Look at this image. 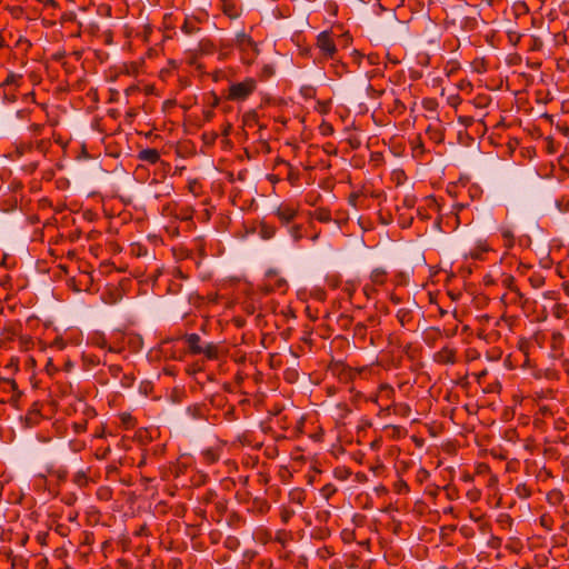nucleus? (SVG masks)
I'll return each instance as SVG.
<instances>
[{
    "mask_svg": "<svg viewBox=\"0 0 569 569\" xmlns=\"http://www.w3.org/2000/svg\"><path fill=\"white\" fill-rule=\"evenodd\" d=\"M233 46L240 52L241 61L244 64H252L256 61L257 57L260 54L258 43L244 30H241L236 33L233 39Z\"/></svg>",
    "mask_w": 569,
    "mask_h": 569,
    "instance_id": "obj_1",
    "label": "nucleus"
},
{
    "mask_svg": "<svg viewBox=\"0 0 569 569\" xmlns=\"http://www.w3.org/2000/svg\"><path fill=\"white\" fill-rule=\"evenodd\" d=\"M257 89V80L247 77L241 82L231 83L228 89L227 99L230 101H244Z\"/></svg>",
    "mask_w": 569,
    "mask_h": 569,
    "instance_id": "obj_2",
    "label": "nucleus"
},
{
    "mask_svg": "<svg viewBox=\"0 0 569 569\" xmlns=\"http://www.w3.org/2000/svg\"><path fill=\"white\" fill-rule=\"evenodd\" d=\"M317 48L320 50V53L326 59H333L337 53V46L331 37L330 31H321L317 36Z\"/></svg>",
    "mask_w": 569,
    "mask_h": 569,
    "instance_id": "obj_3",
    "label": "nucleus"
},
{
    "mask_svg": "<svg viewBox=\"0 0 569 569\" xmlns=\"http://www.w3.org/2000/svg\"><path fill=\"white\" fill-rule=\"evenodd\" d=\"M287 281L286 279L278 276V272L274 270H270L266 274V283L263 286L266 292L280 291L286 292L287 290Z\"/></svg>",
    "mask_w": 569,
    "mask_h": 569,
    "instance_id": "obj_4",
    "label": "nucleus"
},
{
    "mask_svg": "<svg viewBox=\"0 0 569 569\" xmlns=\"http://www.w3.org/2000/svg\"><path fill=\"white\" fill-rule=\"evenodd\" d=\"M274 214L283 226H288L298 214V208L292 204L281 203L274 211Z\"/></svg>",
    "mask_w": 569,
    "mask_h": 569,
    "instance_id": "obj_5",
    "label": "nucleus"
},
{
    "mask_svg": "<svg viewBox=\"0 0 569 569\" xmlns=\"http://www.w3.org/2000/svg\"><path fill=\"white\" fill-rule=\"evenodd\" d=\"M433 361L440 365H455L457 362V349L449 346L442 347L433 355Z\"/></svg>",
    "mask_w": 569,
    "mask_h": 569,
    "instance_id": "obj_6",
    "label": "nucleus"
},
{
    "mask_svg": "<svg viewBox=\"0 0 569 569\" xmlns=\"http://www.w3.org/2000/svg\"><path fill=\"white\" fill-rule=\"evenodd\" d=\"M221 11L230 19H237L242 13V8L237 0H220Z\"/></svg>",
    "mask_w": 569,
    "mask_h": 569,
    "instance_id": "obj_7",
    "label": "nucleus"
},
{
    "mask_svg": "<svg viewBox=\"0 0 569 569\" xmlns=\"http://www.w3.org/2000/svg\"><path fill=\"white\" fill-rule=\"evenodd\" d=\"M182 339L191 355H201L203 343L198 333H186Z\"/></svg>",
    "mask_w": 569,
    "mask_h": 569,
    "instance_id": "obj_8",
    "label": "nucleus"
},
{
    "mask_svg": "<svg viewBox=\"0 0 569 569\" xmlns=\"http://www.w3.org/2000/svg\"><path fill=\"white\" fill-rule=\"evenodd\" d=\"M137 159L149 164H156L160 160V152L154 148L142 149L138 152Z\"/></svg>",
    "mask_w": 569,
    "mask_h": 569,
    "instance_id": "obj_9",
    "label": "nucleus"
},
{
    "mask_svg": "<svg viewBox=\"0 0 569 569\" xmlns=\"http://www.w3.org/2000/svg\"><path fill=\"white\" fill-rule=\"evenodd\" d=\"M426 133L435 143H441L445 140V129L440 126H428Z\"/></svg>",
    "mask_w": 569,
    "mask_h": 569,
    "instance_id": "obj_10",
    "label": "nucleus"
},
{
    "mask_svg": "<svg viewBox=\"0 0 569 569\" xmlns=\"http://www.w3.org/2000/svg\"><path fill=\"white\" fill-rule=\"evenodd\" d=\"M181 31L188 36L199 32L198 20L194 17H187L181 26Z\"/></svg>",
    "mask_w": 569,
    "mask_h": 569,
    "instance_id": "obj_11",
    "label": "nucleus"
},
{
    "mask_svg": "<svg viewBox=\"0 0 569 569\" xmlns=\"http://www.w3.org/2000/svg\"><path fill=\"white\" fill-rule=\"evenodd\" d=\"M396 318L401 325V327L408 326L413 320V312L410 308H400L397 313Z\"/></svg>",
    "mask_w": 569,
    "mask_h": 569,
    "instance_id": "obj_12",
    "label": "nucleus"
},
{
    "mask_svg": "<svg viewBox=\"0 0 569 569\" xmlns=\"http://www.w3.org/2000/svg\"><path fill=\"white\" fill-rule=\"evenodd\" d=\"M201 355H204V357L209 360H216L219 358V347L214 342H207L202 346Z\"/></svg>",
    "mask_w": 569,
    "mask_h": 569,
    "instance_id": "obj_13",
    "label": "nucleus"
},
{
    "mask_svg": "<svg viewBox=\"0 0 569 569\" xmlns=\"http://www.w3.org/2000/svg\"><path fill=\"white\" fill-rule=\"evenodd\" d=\"M306 497V491L302 488H295L289 492V501L298 506H302L305 503Z\"/></svg>",
    "mask_w": 569,
    "mask_h": 569,
    "instance_id": "obj_14",
    "label": "nucleus"
},
{
    "mask_svg": "<svg viewBox=\"0 0 569 569\" xmlns=\"http://www.w3.org/2000/svg\"><path fill=\"white\" fill-rule=\"evenodd\" d=\"M312 217L322 223H328L332 220L331 212L329 209L326 208H318L312 213Z\"/></svg>",
    "mask_w": 569,
    "mask_h": 569,
    "instance_id": "obj_15",
    "label": "nucleus"
},
{
    "mask_svg": "<svg viewBox=\"0 0 569 569\" xmlns=\"http://www.w3.org/2000/svg\"><path fill=\"white\" fill-rule=\"evenodd\" d=\"M201 457H202V460L209 465L217 462L220 458L219 452L213 448L204 449L201 452Z\"/></svg>",
    "mask_w": 569,
    "mask_h": 569,
    "instance_id": "obj_16",
    "label": "nucleus"
},
{
    "mask_svg": "<svg viewBox=\"0 0 569 569\" xmlns=\"http://www.w3.org/2000/svg\"><path fill=\"white\" fill-rule=\"evenodd\" d=\"M512 297L510 298L511 303H516L525 308L526 303L528 302V299L525 297V295L520 291L518 287H515L511 292Z\"/></svg>",
    "mask_w": 569,
    "mask_h": 569,
    "instance_id": "obj_17",
    "label": "nucleus"
},
{
    "mask_svg": "<svg viewBox=\"0 0 569 569\" xmlns=\"http://www.w3.org/2000/svg\"><path fill=\"white\" fill-rule=\"evenodd\" d=\"M296 515V511L289 506L280 507V519L283 523H288L290 519Z\"/></svg>",
    "mask_w": 569,
    "mask_h": 569,
    "instance_id": "obj_18",
    "label": "nucleus"
},
{
    "mask_svg": "<svg viewBox=\"0 0 569 569\" xmlns=\"http://www.w3.org/2000/svg\"><path fill=\"white\" fill-rule=\"evenodd\" d=\"M40 416V410L38 408V403L34 402L32 408L27 412L26 420L29 423H37Z\"/></svg>",
    "mask_w": 569,
    "mask_h": 569,
    "instance_id": "obj_19",
    "label": "nucleus"
},
{
    "mask_svg": "<svg viewBox=\"0 0 569 569\" xmlns=\"http://www.w3.org/2000/svg\"><path fill=\"white\" fill-rule=\"evenodd\" d=\"M516 495L521 499H527L531 496V489L526 483H519L517 485Z\"/></svg>",
    "mask_w": 569,
    "mask_h": 569,
    "instance_id": "obj_20",
    "label": "nucleus"
},
{
    "mask_svg": "<svg viewBox=\"0 0 569 569\" xmlns=\"http://www.w3.org/2000/svg\"><path fill=\"white\" fill-rule=\"evenodd\" d=\"M412 152L415 157H421L426 152L422 139L420 137H417L412 142Z\"/></svg>",
    "mask_w": 569,
    "mask_h": 569,
    "instance_id": "obj_21",
    "label": "nucleus"
},
{
    "mask_svg": "<svg viewBox=\"0 0 569 569\" xmlns=\"http://www.w3.org/2000/svg\"><path fill=\"white\" fill-rule=\"evenodd\" d=\"M370 279L373 283L382 284L386 280V271L382 269H375L371 272Z\"/></svg>",
    "mask_w": 569,
    "mask_h": 569,
    "instance_id": "obj_22",
    "label": "nucleus"
},
{
    "mask_svg": "<svg viewBox=\"0 0 569 569\" xmlns=\"http://www.w3.org/2000/svg\"><path fill=\"white\" fill-rule=\"evenodd\" d=\"M337 492V488L333 483H327L320 489L321 496L329 500Z\"/></svg>",
    "mask_w": 569,
    "mask_h": 569,
    "instance_id": "obj_23",
    "label": "nucleus"
},
{
    "mask_svg": "<svg viewBox=\"0 0 569 569\" xmlns=\"http://www.w3.org/2000/svg\"><path fill=\"white\" fill-rule=\"evenodd\" d=\"M242 121L244 126L251 127L253 123L258 121V114L254 110H250L246 112L242 117Z\"/></svg>",
    "mask_w": 569,
    "mask_h": 569,
    "instance_id": "obj_24",
    "label": "nucleus"
},
{
    "mask_svg": "<svg viewBox=\"0 0 569 569\" xmlns=\"http://www.w3.org/2000/svg\"><path fill=\"white\" fill-rule=\"evenodd\" d=\"M289 233L295 241H299L303 238L302 234V226L301 224H293L289 228Z\"/></svg>",
    "mask_w": 569,
    "mask_h": 569,
    "instance_id": "obj_25",
    "label": "nucleus"
},
{
    "mask_svg": "<svg viewBox=\"0 0 569 569\" xmlns=\"http://www.w3.org/2000/svg\"><path fill=\"white\" fill-rule=\"evenodd\" d=\"M417 198L415 194H406L401 200V206L407 209H412L416 206Z\"/></svg>",
    "mask_w": 569,
    "mask_h": 569,
    "instance_id": "obj_26",
    "label": "nucleus"
},
{
    "mask_svg": "<svg viewBox=\"0 0 569 569\" xmlns=\"http://www.w3.org/2000/svg\"><path fill=\"white\" fill-rule=\"evenodd\" d=\"M253 506L257 508V510L260 512V513H266L269 511L270 509V505L268 503L267 500L264 499H254L253 500Z\"/></svg>",
    "mask_w": 569,
    "mask_h": 569,
    "instance_id": "obj_27",
    "label": "nucleus"
},
{
    "mask_svg": "<svg viewBox=\"0 0 569 569\" xmlns=\"http://www.w3.org/2000/svg\"><path fill=\"white\" fill-rule=\"evenodd\" d=\"M529 282L532 286V288H540L545 283V278L540 273H535L529 277Z\"/></svg>",
    "mask_w": 569,
    "mask_h": 569,
    "instance_id": "obj_28",
    "label": "nucleus"
},
{
    "mask_svg": "<svg viewBox=\"0 0 569 569\" xmlns=\"http://www.w3.org/2000/svg\"><path fill=\"white\" fill-rule=\"evenodd\" d=\"M239 540L237 537H232V536H229L226 540H224V547L230 549V550H236L238 547H239Z\"/></svg>",
    "mask_w": 569,
    "mask_h": 569,
    "instance_id": "obj_29",
    "label": "nucleus"
},
{
    "mask_svg": "<svg viewBox=\"0 0 569 569\" xmlns=\"http://www.w3.org/2000/svg\"><path fill=\"white\" fill-rule=\"evenodd\" d=\"M563 340H565V337L561 332H559V331L552 332L551 342H552L553 348H557L558 346H560L563 342Z\"/></svg>",
    "mask_w": 569,
    "mask_h": 569,
    "instance_id": "obj_30",
    "label": "nucleus"
},
{
    "mask_svg": "<svg viewBox=\"0 0 569 569\" xmlns=\"http://www.w3.org/2000/svg\"><path fill=\"white\" fill-rule=\"evenodd\" d=\"M502 238L506 240V246L508 248L513 246L515 236H513V232L511 230H509V229L503 230L502 231Z\"/></svg>",
    "mask_w": 569,
    "mask_h": 569,
    "instance_id": "obj_31",
    "label": "nucleus"
},
{
    "mask_svg": "<svg viewBox=\"0 0 569 569\" xmlns=\"http://www.w3.org/2000/svg\"><path fill=\"white\" fill-rule=\"evenodd\" d=\"M567 313V308L565 305H561V303H557L553 308V315L561 319L565 317V315Z\"/></svg>",
    "mask_w": 569,
    "mask_h": 569,
    "instance_id": "obj_32",
    "label": "nucleus"
},
{
    "mask_svg": "<svg viewBox=\"0 0 569 569\" xmlns=\"http://www.w3.org/2000/svg\"><path fill=\"white\" fill-rule=\"evenodd\" d=\"M108 371L111 377L119 378L120 375L122 373V367L120 365H110L108 367Z\"/></svg>",
    "mask_w": 569,
    "mask_h": 569,
    "instance_id": "obj_33",
    "label": "nucleus"
},
{
    "mask_svg": "<svg viewBox=\"0 0 569 569\" xmlns=\"http://www.w3.org/2000/svg\"><path fill=\"white\" fill-rule=\"evenodd\" d=\"M396 490L398 493H408L409 486L405 480L400 479L399 481L396 482Z\"/></svg>",
    "mask_w": 569,
    "mask_h": 569,
    "instance_id": "obj_34",
    "label": "nucleus"
},
{
    "mask_svg": "<svg viewBox=\"0 0 569 569\" xmlns=\"http://www.w3.org/2000/svg\"><path fill=\"white\" fill-rule=\"evenodd\" d=\"M16 208H17V200L13 199V200H11L9 202L2 203L1 207H0V210L2 212H10V211H13Z\"/></svg>",
    "mask_w": 569,
    "mask_h": 569,
    "instance_id": "obj_35",
    "label": "nucleus"
},
{
    "mask_svg": "<svg viewBox=\"0 0 569 569\" xmlns=\"http://www.w3.org/2000/svg\"><path fill=\"white\" fill-rule=\"evenodd\" d=\"M332 67L335 69V73L339 77H341L345 72H347V66H346V63H343L341 61L333 63Z\"/></svg>",
    "mask_w": 569,
    "mask_h": 569,
    "instance_id": "obj_36",
    "label": "nucleus"
},
{
    "mask_svg": "<svg viewBox=\"0 0 569 569\" xmlns=\"http://www.w3.org/2000/svg\"><path fill=\"white\" fill-rule=\"evenodd\" d=\"M20 79H21V76L10 73L7 76V78L2 82V86H9V84L17 83Z\"/></svg>",
    "mask_w": 569,
    "mask_h": 569,
    "instance_id": "obj_37",
    "label": "nucleus"
},
{
    "mask_svg": "<svg viewBox=\"0 0 569 569\" xmlns=\"http://www.w3.org/2000/svg\"><path fill=\"white\" fill-rule=\"evenodd\" d=\"M134 378L131 375H122L121 377V386L124 388H129L132 386Z\"/></svg>",
    "mask_w": 569,
    "mask_h": 569,
    "instance_id": "obj_38",
    "label": "nucleus"
},
{
    "mask_svg": "<svg viewBox=\"0 0 569 569\" xmlns=\"http://www.w3.org/2000/svg\"><path fill=\"white\" fill-rule=\"evenodd\" d=\"M74 482L78 486H84L87 483L86 473L83 471L77 472L76 476H74Z\"/></svg>",
    "mask_w": 569,
    "mask_h": 569,
    "instance_id": "obj_39",
    "label": "nucleus"
},
{
    "mask_svg": "<svg viewBox=\"0 0 569 569\" xmlns=\"http://www.w3.org/2000/svg\"><path fill=\"white\" fill-rule=\"evenodd\" d=\"M288 535L289 533L286 530H279V531H277L274 539H276V541L280 542L283 546L286 543Z\"/></svg>",
    "mask_w": 569,
    "mask_h": 569,
    "instance_id": "obj_40",
    "label": "nucleus"
},
{
    "mask_svg": "<svg viewBox=\"0 0 569 569\" xmlns=\"http://www.w3.org/2000/svg\"><path fill=\"white\" fill-rule=\"evenodd\" d=\"M2 335L4 336L6 339L12 340L18 335V332L13 327H11V328L4 329Z\"/></svg>",
    "mask_w": 569,
    "mask_h": 569,
    "instance_id": "obj_41",
    "label": "nucleus"
},
{
    "mask_svg": "<svg viewBox=\"0 0 569 569\" xmlns=\"http://www.w3.org/2000/svg\"><path fill=\"white\" fill-rule=\"evenodd\" d=\"M513 9L516 11V13H523V12H527L528 11V7L525 2H521V1H518L513 4Z\"/></svg>",
    "mask_w": 569,
    "mask_h": 569,
    "instance_id": "obj_42",
    "label": "nucleus"
},
{
    "mask_svg": "<svg viewBox=\"0 0 569 569\" xmlns=\"http://www.w3.org/2000/svg\"><path fill=\"white\" fill-rule=\"evenodd\" d=\"M516 280L512 276H508L503 279V284L510 290V293L512 292V289H515V287H517L515 284Z\"/></svg>",
    "mask_w": 569,
    "mask_h": 569,
    "instance_id": "obj_43",
    "label": "nucleus"
},
{
    "mask_svg": "<svg viewBox=\"0 0 569 569\" xmlns=\"http://www.w3.org/2000/svg\"><path fill=\"white\" fill-rule=\"evenodd\" d=\"M76 13L72 12V11H69V12H64L61 17L62 21L64 22H72V21H76Z\"/></svg>",
    "mask_w": 569,
    "mask_h": 569,
    "instance_id": "obj_44",
    "label": "nucleus"
},
{
    "mask_svg": "<svg viewBox=\"0 0 569 569\" xmlns=\"http://www.w3.org/2000/svg\"><path fill=\"white\" fill-rule=\"evenodd\" d=\"M488 251V248L487 247H483L481 250H471L468 256L472 259H480L481 258V252H486Z\"/></svg>",
    "mask_w": 569,
    "mask_h": 569,
    "instance_id": "obj_45",
    "label": "nucleus"
},
{
    "mask_svg": "<svg viewBox=\"0 0 569 569\" xmlns=\"http://www.w3.org/2000/svg\"><path fill=\"white\" fill-rule=\"evenodd\" d=\"M561 497L562 495L559 491H552L548 495V499L555 502H559L561 500Z\"/></svg>",
    "mask_w": 569,
    "mask_h": 569,
    "instance_id": "obj_46",
    "label": "nucleus"
},
{
    "mask_svg": "<svg viewBox=\"0 0 569 569\" xmlns=\"http://www.w3.org/2000/svg\"><path fill=\"white\" fill-rule=\"evenodd\" d=\"M360 194L358 192H352L349 196V203L353 207H357Z\"/></svg>",
    "mask_w": 569,
    "mask_h": 569,
    "instance_id": "obj_47",
    "label": "nucleus"
},
{
    "mask_svg": "<svg viewBox=\"0 0 569 569\" xmlns=\"http://www.w3.org/2000/svg\"><path fill=\"white\" fill-rule=\"evenodd\" d=\"M3 382V383H7L10 386V388L14 391L17 390V383L13 379H9V378H0V383Z\"/></svg>",
    "mask_w": 569,
    "mask_h": 569,
    "instance_id": "obj_48",
    "label": "nucleus"
},
{
    "mask_svg": "<svg viewBox=\"0 0 569 569\" xmlns=\"http://www.w3.org/2000/svg\"><path fill=\"white\" fill-rule=\"evenodd\" d=\"M29 114H30V110H28V109H21V110H18V111L16 112V116H17V118H19V119H26V118H28V117H29Z\"/></svg>",
    "mask_w": 569,
    "mask_h": 569,
    "instance_id": "obj_49",
    "label": "nucleus"
},
{
    "mask_svg": "<svg viewBox=\"0 0 569 569\" xmlns=\"http://www.w3.org/2000/svg\"><path fill=\"white\" fill-rule=\"evenodd\" d=\"M337 407H338V408H339V409H340L345 415H348V413H350V411H351V410L349 409L348 405H347V403H345V402L338 403V405H337Z\"/></svg>",
    "mask_w": 569,
    "mask_h": 569,
    "instance_id": "obj_50",
    "label": "nucleus"
},
{
    "mask_svg": "<svg viewBox=\"0 0 569 569\" xmlns=\"http://www.w3.org/2000/svg\"><path fill=\"white\" fill-rule=\"evenodd\" d=\"M138 90H139V88L137 86H130L124 90V93L127 97H129L130 94H132L133 92H136Z\"/></svg>",
    "mask_w": 569,
    "mask_h": 569,
    "instance_id": "obj_51",
    "label": "nucleus"
},
{
    "mask_svg": "<svg viewBox=\"0 0 569 569\" xmlns=\"http://www.w3.org/2000/svg\"><path fill=\"white\" fill-rule=\"evenodd\" d=\"M499 521L500 522H508L509 525H511L512 519L508 515H501Z\"/></svg>",
    "mask_w": 569,
    "mask_h": 569,
    "instance_id": "obj_52",
    "label": "nucleus"
},
{
    "mask_svg": "<svg viewBox=\"0 0 569 569\" xmlns=\"http://www.w3.org/2000/svg\"><path fill=\"white\" fill-rule=\"evenodd\" d=\"M390 301L393 303V305H399L401 302V298L398 297L397 295H391L390 296Z\"/></svg>",
    "mask_w": 569,
    "mask_h": 569,
    "instance_id": "obj_53",
    "label": "nucleus"
},
{
    "mask_svg": "<svg viewBox=\"0 0 569 569\" xmlns=\"http://www.w3.org/2000/svg\"><path fill=\"white\" fill-rule=\"evenodd\" d=\"M356 332H362L366 330V326L361 322L357 323L355 327Z\"/></svg>",
    "mask_w": 569,
    "mask_h": 569,
    "instance_id": "obj_54",
    "label": "nucleus"
},
{
    "mask_svg": "<svg viewBox=\"0 0 569 569\" xmlns=\"http://www.w3.org/2000/svg\"><path fill=\"white\" fill-rule=\"evenodd\" d=\"M503 0H486V2L490 6V7H495V6H498L500 3H502Z\"/></svg>",
    "mask_w": 569,
    "mask_h": 569,
    "instance_id": "obj_55",
    "label": "nucleus"
},
{
    "mask_svg": "<svg viewBox=\"0 0 569 569\" xmlns=\"http://www.w3.org/2000/svg\"><path fill=\"white\" fill-rule=\"evenodd\" d=\"M136 116H137V112H136V110H134V109H130V110L127 112V114H126V117H127L128 119H133Z\"/></svg>",
    "mask_w": 569,
    "mask_h": 569,
    "instance_id": "obj_56",
    "label": "nucleus"
},
{
    "mask_svg": "<svg viewBox=\"0 0 569 569\" xmlns=\"http://www.w3.org/2000/svg\"><path fill=\"white\" fill-rule=\"evenodd\" d=\"M231 128H232V126H231L230 123H228V124L224 127V129H223V131H222V134H223V136H228V134L230 133Z\"/></svg>",
    "mask_w": 569,
    "mask_h": 569,
    "instance_id": "obj_57",
    "label": "nucleus"
},
{
    "mask_svg": "<svg viewBox=\"0 0 569 569\" xmlns=\"http://www.w3.org/2000/svg\"><path fill=\"white\" fill-rule=\"evenodd\" d=\"M459 121H460L461 123H463L465 126H469V123H470L471 119H470V118L460 117V118H459Z\"/></svg>",
    "mask_w": 569,
    "mask_h": 569,
    "instance_id": "obj_58",
    "label": "nucleus"
},
{
    "mask_svg": "<svg viewBox=\"0 0 569 569\" xmlns=\"http://www.w3.org/2000/svg\"><path fill=\"white\" fill-rule=\"evenodd\" d=\"M562 289L566 292V295L569 296V282L568 281H565L562 283Z\"/></svg>",
    "mask_w": 569,
    "mask_h": 569,
    "instance_id": "obj_59",
    "label": "nucleus"
},
{
    "mask_svg": "<svg viewBox=\"0 0 569 569\" xmlns=\"http://www.w3.org/2000/svg\"><path fill=\"white\" fill-rule=\"evenodd\" d=\"M395 108L405 110V106L398 99L395 100Z\"/></svg>",
    "mask_w": 569,
    "mask_h": 569,
    "instance_id": "obj_60",
    "label": "nucleus"
},
{
    "mask_svg": "<svg viewBox=\"0 0 569 569\" xmlns=\"http://www.w3.org/2000/svg\"><path fill=\"white\" fill-rule=\"evenodd\" d=\"M30 128H31V130H32V131H34V132H39V131L41 130V128H42V127H41L40 124H36V123H33V124H31V127H30Z\"/></svg>",
    "mask_w": 569,
    "mask_h": 569,
    "instance_id": "obj_61",
    "label": "nucleus"
},
{
    "mask_svg": "<svg viewBox=\"0 0 569 569\" xmlns=\"http://www.w3.org/2000/svg\"><path fill=\"white\" fill-rule=\"evenodd\" d=\"M288 179H289V180H291V181H292V180H297V179H298V173H293L292 171H291V172H289V174H288Z\"/></svg>",
    "mask_w": 569,
    "mask_h": 569,
    "instance_id": "obj_62",
    "label": "nucleus"
},
{
    "mask_svg": "<svg viewBox=\"0 0 569 569\" xmlns=\"http://www.w3.org/2000/svg\"><path fill=\"white\" fill-rule=\"evenodd\" d=\"M226 508L224 503L223 502H218L217 503V509L220 510V511H223Z\"/></svg>",
    "mask_w": 569,
    "mask_h": 569,
    "instance_id": "obj_63",
    "label": "nucleus"
},
{
    "mask_svg": "<svg viewBox=\"0 0 569 569\" xmlns=\"http://www.w3.org/2000/svg\"><path fill=\"white\" fill-rule=\"evenodd\" d=\"M508 36H509L510 39H511V36H516V38L519 39V34L517 32H513V31H509Z\"/></svg>",
    "mask_w": 569,
    "mask_h": 569,
    "instance_id": "obj_64",
    "label": "nucleus"
}]
</instances>
